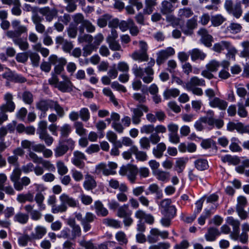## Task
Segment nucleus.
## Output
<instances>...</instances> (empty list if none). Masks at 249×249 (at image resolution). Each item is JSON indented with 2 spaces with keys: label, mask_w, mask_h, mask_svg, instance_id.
Listing matches in <instances>:
<instances>
[{
  "label": "nucleus",
  "mask_w": 249,
  "mask_h": 249,
  "mask_svg": "<svg viewBox=\"0 0 249 249\" xmlns=\"http://www.w3.org/2000/svg\"><path fill=\"white\" fill-rule=\"evenodd\" d=\"M220 66L221 63L219 61L212 60L206 65V68L213 72L217 71Z\"/></svg>",
  "instance_id": "nucleus-40"
},
{
  "label": "nucleus",
  "mask_w": 249,
  "mask_h": 249,
  "mask_svg": "<svg viewBox=\"0 0 249 249\" xmlns=\"http://www.w3.org/2000/svg\"><path fill=\"white\" fill-rule=\"evenodd\" d=\"M191 59L195 61L197 59L203 60L206 56V54L198 49H194L190 52Z\"/></svg>",
  "instance_id": "nucleus-34"
},
{
  "label": "nucleus",
  "mask_w": 249,
  "mask_h": 249,
  "mask_svg": "<svg viewBox=\"0 0 249 249\" xmlns=\"http://www.w3.org/2000/svg\"><path fill=\"white\" fill-rule=\"evenodd\" d=\"M131 57L133 60L139 62H145L148 60V55L147 53L135 51L133 52L131 54Z\"/></svg>",
  "instance_id": "nucleus-31"
},
{
  "label": "nucleus",
  "mask_w": 249,
  "mask_h": 249,
  "mask_svg": "<svg viewBox=\"0 0 249 249\" xmlns=\"http://www.w3.org/2000/svg\"><path fill=\"white\" fill-rule=\"evenodd\" d=\"M229 14L233 15L237 18H239L242 14V10L240 3H237L234 5L230 11Z\"/></svg>",
  "instance_id": "nucleus-42"
},
{
  "label": "nucleus",
  "mask_w": 249,
  "mask_h": 249,
  "mask_svg": "<svg viewBox=\"0 0 249 249\" xmlns=\"http://www.w3.org/2000/svg\"><path fill=\"white\" fill-rule=\"evenodd\" d=\"M194 163L196 168L200 171L205 170L209 167L208 161L202 158L197 159Z\"/></svg>",
  "instance_id": "nucleus-38"
},
{
  "label": "nucleus",
  "mask_w": 249,
  "mask_h": 249,
  "mask_svg": "<svg viewBox=\"0 0 249 249\" xmlns=\"http://www.w3.org/2000/svg\"><path fill=\"white\" fill-rule=\"evenodd\" d=\"M115 238L121 245L126 244L128 242L125 233L122 231H119L116 233Z\"/></svg>",
  "instance_id": "nucleus-48"
},
{
  "label": "nucleus",
  "mask_w": 249,
  "mask_h": 249,
  "mask_svg": "<svg viewBox=\"0 0 249 249\" xmlns=\"http://www.w3.org/2000/svg\"><path fill=\"white\" fill-rule=\"evenodd\" d=\"M190 246L189 242L184 239L182 240L179 243L175 245L174 249H188Z\"/></svg>",
  "instance_id": "nucleus-64"
},
{
  "label": "nucleus",
  "mask_w": 249,
  "mask_h": 249,
  "mask_svg": "<svg viewBox=\"0 0 249 249\" xmlns=\"http://www.w3.org/2000/svg\"><path fill=\"white\" fill-rule=\"evenodd\" d=\"M97 49V47L94 45L92 44H88L85 45L83 48V55L84 57H87L90 54L94 51H96Z\"/></svg>",
  "instance_id": "nucleus-45"
},
{
  "label": "nucleus",
  "mask_w": 249,
  "mask_h": 249,
  "mask_svg": "<svg viewBox=\"0 0 249 249\" xmlns=\"http://www.w3.org/2000/svg\"><path fill=\"white\" fill-rule=\"evenodd\" d=\"M197 25V18L194 17L187 20L186 26L181 27L183 33L186 35H191L193 34V30L196 28Z\"/></svg>",
  "instance_id": "nucleus-12"
},
{
  "label": "nucleus",
  "mask_w": 249,
  "mask_h": 249,
  "mask_svg": "<svg viewBox=\"0 0 249 249\" xmlns=\"http://www.w3.org/2000/svg\"><path fill=\"white\" fill-rule=\"evenodd\" d=\"M132 71L136 77L141 78L144 83L149 84L153 80L154 71L153 69H143L135 64L133 66Z\"/></svg>",
  "instance_id": "nucleus-2"
},
{
  "label": "nucleus",
  "mask_w": 249,
  "mask_h": 249,
  "mask_svg": "<svg viewBox=\"0 0 249 249\" xmlns=\"http://www.w3.org/2000/svg\"><path fill=\"white\" fill-rule=\"evenodd\" d=\"M103 223L107 226L115 229H118L121 227V222L113 218H105L103 220Z\"/></svg>",
  "instance_id": "nucleus-36"
},
{
  "label": "nucleus",
  "mask_w": 249,
  "mask_h": 249,
  "mask_svg": "<svg viewBox=\"0 0 249 249\" xmlns=\"http://www.w3.org/2000/svg\"><path fill=\"white\" fill-rule=\"evenodd\" d=\"M209 105L212 107H217L220 110H225L228 106L226 101L217 97L211 99L209 102Z\"/></svg>",
  "instance_id": "nucleus-20"
},
{
  "label": "nucleus",
  "mask_w": 249,
  "mask_h": 249,
  "mask_svg": "<svg viewBox=\"0 0 249 249\" xmlns=\"http://www.w3.org/2000/svg\"><path fill=\"white\" fill-rule=\"evenodd\" d=\"M14 6L12 9V13L15 16H20L21 14V10L20 9L21 4L19 0H14Z\"/></svg>",
  "instance_id": "nucleus-60"
},
{
  "label": "nucleus",
  "mask_w": 249,
  "mask_h": 249,
  "mask_svg": "<svg viewBox=\"0 0 249 249\" xmlns=\"http://www.w3.org/2000/svg\"><path fill=\"white\" fill-rule=\"evenodd\" d=\"M205 81L202 78H199L197 76H193L191 78L190 81L185 84V88L187 89H191L192 87L196 86H205Z\"/></svg>",
  "instance_id": "nucleus-17"
},
{
  "label": "nucleus",
  "mask_w": 249,
  "mask_h": 249,
  "mask_svg": "<svg viewBox=\"0 0 249 249\" xmlns=\"http://www.w3.org/2000/svg\"><path fill=\"white\" fill-rule=\"evenodd\" d=\"M241 46L243 50L240 53V56L242 57H249V41H245L241 43Z\"/></svg>",
  "instance_id": "nucleus-43"
},
{
  "label": "nucleus",
  "mask_w": 249,
  "mask_h": 249,
  "mask_svg": "<svg viewBox=\"0 0 249 249\" xmlns=\"http://www.w3.org/2000/svg\"><path fill=\"white\" fill-rule=\"evenodd\" d=\"M54 156L58 158L64 156L68 151L67 147L62 141H59L58 145L54 149Z\"/></svg>",
  "instance_id": "nucleus-27"
},
{
  "label": "nucleus",
  "mask_w": 249,
  "mask_h": 249,
  "mask_svg": "<svg viewBox=\"0 0 249 249\" xmlns=\"http://www.w3.org/2000/svg\"><path fill=\"white\" fill-rule=\"evenodd\" d=\"M38 12L45 17L46 20L48 22L52 21L56 16L57 11L55 9H51L49 7L46 6L39 8Z\"/></svg>",
  "instance_id": "nucleus-13"
},
{
  "label": "nucleus",
  "mask_w": 249,
  "mask_h": 249,
  "mask_svg": "<svg viewBox=\"0 0 249 249\" xmlns=\"http://www.w3.org/2000/svg\"><path fill=\"white\" fill-rule=\"evenodd\" d=\"M226 221L229 225L232 227V231L231 232L230 234L231 238L234 240H237L239 238L240 221L232 216L228 217Z\"/></svg>",
  "instance_id": "nucleus-6"
},
{
  "label": "nucleus",
  "mask_w": 249,
  "mask_h": 249,
  "mask_svg": "<svg viewBox=\"0 0 249 249\" xmlns=\"http://www.w3.org/2000/svg\"><path fill=\"white\" fill-rule=\"evenodd\" d=\"M53 100H41L36 103V108L39 110L46 112L49 108H51Z\"/></svg>",
  "instance_id": "nucleus-33"
},
{
  "label": "nucleus",
  "mask_w": 249,
  "mask_h": 249,
  "mask_svg": "<svg viewBox=\"0 0 249 249\" xmlns=\"http://www.w3.org/2000/svg\"><path fill=\"white\" fill-rule=\"evenodd\" d=\"M109 45L110 49L112 51H122V47L119 42L116 40H110L107 41Z\"/></svg>",
  "instance_id": "nucleus-63"
},
{
  "label": "nucleus",
  "mask_w": 249,
  "mask_h": 249,
  "mask_svg": "<svg viewBox=\"0 0 249 249\" xmlns=\"http://www.w3.org/2000/svg\"><path fill=\"white\" fill-rule=\"evenodd\" d=\"M34 199V195L30 192L26 194H19L17 197V200L20 203H25L26 201L32 202Z\"/></svg>",
  "instance_id": "nucleus-29"
},
{
  "label": "nucleus",
  "mask_w": 249,
  "mask_h": 249,
  "mask_svg": "<svg viewBox=\"0 0 249 249\" xmlns=\"http://www.w3.org/2000/svg\"><path fill=\"white\" fill-rule=\"evenodd\" d=\"M20 21L14 20L12 21V25L15 31L9 30L6 32V36L12 39L15 45L18 46L22 51L28 49L29 44L26 39L22 38L20 36L22 34L27 33L28 28L26 26L20 25Z\"/></svg>",
  "instance_id": "nucleus-1"
},
{
  "label": "nucleus",
  "mask_w": 249,
  "mask_h": 249,
  "mask_svg": "<svg viewBox=\"0 0 249 249\" xmlns=\"http://www.w3.org/2000/svg\"><path fill=\"white\" fill-rule=\"evenodd\" d=\"M180 91L178 89H172L165 90L163 93V96L165 99H167L171 96L173 97H177Z\"/></svg>",
  "instance_id": "nucleus-50"
},
{
  "label": "nucleus",
  "mask_w": 249,
  "mask_h": 249,
  "mask_svg": "<svg viewBox=\"0 0 249 249\" xmlns=\"http://www.w3.org/2000/svg\"><path fill=\"white\" fill-rule=\"evenodd\" d=\"M38 136L39 139L44 141L45 144L48 146H51L53 142V138L48 133V132L38 135Z\"/></svg>",
  "instance_id": "nucleus-41"
},
{
  "label": "nucleus",
  "mask_w": 249,
  "mask_h": 249,
  "mask_svg": "<svg viewBox=\"0 0 249 249\" xmlns=\"http://www.w3.org/2000/svg\"><path fill=\"white\" fill-rule=\"evenodd\" d=\"M198 34L201 36V42L207 47H210L212 45L213 37L209 35L207 31L204 28L200 29L198 31Z\"/></svg>",
  "instance_id": "nucleus-19"
},
{
  "label": "nucleus",
  "mask_w": 249,
  "mask_h": 249,
  "mask_svg": "<svg viewBox=\"0 0 249 249\" xmlns=\"http://www.w3.org/2000/svg\"><path fill=\"white\" fill-rule=\"evenodd\" d=\"M214 112L212 110H209L206 112V116L203 117V120L206 121L210 129L213 128L215 126L217 129H220L224 125V121L221 119L214 118Z\"/></svg>",
  "instance_id": "nucleus-4"
},
{
  "label": "nucleus",
  "mask_w": 249,
  "mask_h": 249,
  "mask_svg": "<svg viewBox=\"0 0 249 249\" xmlns=\"http://www.w3.org/2000/svg\"><path fill=\"white\" fill-rule=\"evenodd\" d=\"M63 81H60L56 86V88L63 92H70L72 90L73 85L70 78L65 75H62Z\"/></svg>",
  "instance_id": "nucleus-10"
},
{
  "label": "nucleus",
  "mask_w": 249,
  "mask_h": 249,
  "mask_svg": "<svg viewBox=\"0 0 249 249\" xmlns=\"http://www.w3.org/2000/svg\"><path fill=\"white\" fill-rule=\"evenodd\" d=\"M39 163L42 165L43 169L49 171L54 172L55 170L54 165L49 160H44L42 159Z\"/></svg>",
  "instance_id": "nucleus-53"
},
{
  "label": "nucleus",
  "mask_w": 249,
  "mask_h": 249,
  "mask_svg": "<svg viewBox=\"0 0 249 249\" xmlns=\"http://www.w3.org/2000/svg\"><path fill=\"white\" fill-rule=\"evenodd\" d=\"M93 207L97 215L105 217L108 214V211L105 208L101 201L97 200L94 202Z\"/></svg>",
  "instance_id": "nucleus-18"
},
{
  "label": "nucleus",
  "mask_w": 249,
  "mask_h": 249,
  "mask_svg": "<svg viewBox=\"0 0 249 249\" xmlns=\"http://www.w3.org/2000/svg\"><path fill=\"white\" fill-rule=\"evenodd\" d=\"M175 51L172 47H168L165 50L160 51L157 54L156 59L157 64L160 65L166 60L169 56L174 54Z\"/></svg>",
  "instance_id": "nucleus-11"
},
{
  "label": "nucleus",
  "mask_w": 249,
  "mask_h": 249,
  "mask_svg": "<svg viewBox=\"0 0 249 249\" xmlns=\"http://www.w3.org/2000/svg\"><path fill=\"white\" fill-rule=\"evenodd\" d=\"M65 3L66 4V10L69 12H74L77 7L74 0H64Z\"/></svg>",
  "instance_id": "nucleus-57"
},
{
  "label": "nucleus",
  "mask_w": 249,
  "mask_h": 249,
  "mask_svg": "<svg viewBox=\"0 0 249 249\" xmlns=\"http://www.w3.org/2000/svg\"><path fill=\"white\" fill-rule=\"evenodd\" d=\"M128 208V205L127 204H124L123 206H120L117 212V215L120 218H124L128 215L127 212V209Z\"/></svg>",
  "instance_id": "nucleus-56"
},
{
  "label": "nucleus",
  "mask_w": 249,
  "mask_h": 249,
  "mask_svg": "<svg viewBox=\"0 0 249 249\" xmlns=\"http://www.w3.org/2000/svg\"><path fill=\"white\" fill-rule=\"evenodd\" d=\"M225 49L230 51L232 57H234L235 53L237 52L234 47H231L230 43L226 41H221L220 42L214 44L213 46V51L218 53L221 52Z\"/></svg>",
  "instance_id": "nucleus-9"
},
{
  "label": "nucleus",
  "mask_w": 249,
  "mask_h": 249,
  "mask_svg": "<svg viewBox=\"0 0 249 249\" xmlns=\"http://www.w3.org/2000/svg\"><path fill=\"white\" fill-rule=\"evenodd\" d=\"M47 122L46 121H40L37 125L36 133L38 135L47 132Z\"/></svg>",
  "instance_id": "nucleus-58"
},
{
  "label": "nucleus",
  "mask_w": 249,
  "mask_h": 249,
  "mask_svg": "<svg viewBox=\"0 0 249 249\" xmlns=\"http://www.w3.org/2000/svg\"><path fill=\"white\" fill-rule=\"evenodd\" d=\"M148 108L147 106L140 104L137 106L136 108H131V111L132 112V121L133 124L137 125L141 122V117L143 116L142 111L147 112Z\"/></svg>",
  "instance_id": "nucleus-5"
},
{
  "label": "nucleus",
  "mask_w": 249,
  "mask_h": 249,
  "mask_svg": "<svg viewBox=\"0 0 249 249\" xmlns=\"http://www.w3.org/2000/svg\"><path fill=\"white\" fill-rule=\"evenodd\" d=\"M79 115L81 119L84 122H87L90 118L89 111L86 107H83L80 110Z\"/></svg>",
  "instance_id": "nucleus-54"
},
{
  "label": "nucleus",
  "mask_w": 249,
  "mask_h": 249,
  "mask_svg": "<svg viewBox=\"0 0 249 249\" xmlns=\"http://www.w3.org/2000/svg\"><path fill=\"white\" fill-rule=\"evenodd\" d=\"M221 232L216 228H211L208 229L207 233L205 235V239L208 241H213Z\"/></svg>",
  "instance_id": "nucleus-30"
},
{
  "label": "nucleus",
  "mask_w": 249,
  "mask_h": 249,
  "mask_svg": "<svg viewBox=\"0 0 249 249\" xmlns=\"http://www.w3.org/2000/svg\"><path fill=\"white\" fill-rule=\"evenodd\" d=\"M51 108H53L60 117H62L65 114L63 108L56 101H53Z\"/></svg>",
  "instance_id": "nucleus-46"
},
{
  "label": "nucleus",
  "mask_w": 249,
  "mask_h": 249,
  "mask_svg": "<svg viewBox=\"0 0 249 249\" xmlns=\"http://www.w3.org/2000/svg\"><path fill=\"white\" fill-rule=\"evenodd\" d=\"M83 186L86 190H91L96 187V182L91 175H87L85 176Z\"/></svg>",
  "instance_id": "nucleus-23"
},
{
  "label": "nucleus",
  "mask_w": 249,
  "mask_h": 249,
  "mask_svg": "<svg viewBox=\"0 0 249 249\" xmlns=\"http://www.w3.org/2000/svg\"><path fill=\"white\" fill-rule=\"evenodd\" d=\"M96 172L100 173H102L106 176L109 175H114L116 172L114 171L109 170L107 168L106 164L104 163H100L96 166Z\"/></svg>",
  "instance_id": "nucleus-37"
},
{
  "label": "nucleus",
  "mask_w": 249,
  "mask_h": 249,
  "mask_svg": "<svg viewBox=\"0 0 249 249\" xmlns=\"http://www.w3.org/2000/svg\"><path fill=\"white\" fill-rule=\"evenodd\" d=\"M93 40V37L89 34L79 35L78 41L79 43L87 42L91 44Z\"/></svg>",
  "instance_id": "nucleus-61"
},
{
  "label": "nucleus",
  "mask_w": 249,
  "mask_h": 249,
  "mask_svg": "<svg viewBox=\"0 0 249 249\" xmlns=\"http://www.w3.org/2000/svg\"><path fill=\"white\" fill-rule=\"evenodd\" d=\"M130 151L135 155L136 159L138 160L144 161L147 160L148 157L146 152L139 151L136 146H132L130 148Z\"/></svg>",
  "instance_id": "nucleus-25"
},
{
  "label": "nucleus",
  "mask_w": 249,
  "mask_h": 249,
  "mask_svg": "<svg viewBox=\"0 0 249 249\" xmlns=\"http://www.w3.org/2000/svg\"><path fill=\"white\" fill-rule=\"evenodd\" d=\"M172 5L167 1H164L162 3L161 12L163 14H167L171 12L173 9Z\"/></svg>",
  "instance_id": "nucleus-62"
},
{
  "label": "nucleus",
  "mask_w": 249,
  "mask_h": 249,
  "mask_svg": "<svg viewBox=\"0 0 249 249\" xmlns=\"http://www.w3.org/2000/svg\"><path fill=\"white\" fill-rule=\"evenodd\" d=\"M21 174V170L18 168H16L10 175V179L13 182L14 186L16 190H19L21 188L19 183V178Z\"/></svg>",
  "instance_id": "nucleus-16"
},
{
  "label": "nucleus",
  "mask_w": 249,
  "mask_h": 249,
  "mask_svg": "<svg viewBox=\"0 0 249 249\" xmlns=\"http://www.w3.org/2000/svg\"><path fill=\"white\" fill-rule=\"evenodd\" d=\"M68 224L72 228V235L74 238L81 235V228L79 225L76 223L75 220L74 219H69Z\"/></svg>",
  "instance_id": "nucleus-22"
},
{
  "label": "nucleus",
  "mask_w": 249,
  "mask_h": 249,
  "mask_svg": "<svg viewBox=\"0 0 249 249\" xmlns=\"http://www.w3.org/2000/svg\"><path fill=\"white\" fill-rule=\"evenodd\" d=\"M59 200L62 205H68L71 207H75L77 205V201L73 197L66 193L62 194L59 197Z\"/></svg>",
  "instance_id": "nucleus-15"
},
{
  "label": "nucleus",
  "mask_w": 249,
  "mask_h": 249,
  "mask_svg": "<svg viewBox=\"0 0 249 249\" xmlns=\"http://www.w3.org/2000/svg\"><path fill=\"white\" fill-rule=\"evenodd\" d=\"M241 24L237 23H231L227 27V30L232 34H237L242 29Z\"/></svg>",
  "instance_id": "nucleus-52"
},
{
  "label": "nucleus",
  "mask_w": 249,
  "mask_h": 249,
  "mask_svg": "<svg viewBox=\"0 0 249 249\" xmlns=\"http://www.w3.org/2000/svg\"><path fill=\"white\" fill-rule=\"evenodd\" d=\"M153 175L159 181L163 182L168 181L170 177V172L161 170L154 172Z\"/></svg>",
  "instance_id": "nucleus-24"
},
{
  "label": "nucleus",
  "mask_w": 249,
  "mask_h": 249,
  "mask_svg": "<svg viewBox=\"0 0 249 249\" xmlns=\"http://www.w3.org/2000/svg\"><path fill=\"white\" fill-rule=\"evenodd\" d=\"M159 230L156 228H152L149 234L147 236V241L149 243H154L159 240Z\"/></svg>",
  "instance_id": "nucleus-39"
},
{
  "label": "nucleus",
  "mask_w": 249,
  "mask_h": 249,
  "mask_svg": "<svg viewBox=\"0 0 249 249\" xmlns=\"http://www.w3.org/2000/svg\"><path fill=\"white\" fill-rule=\"evenodd\" d=\"M74 126L75 128V132L76 134L79 136H82L86 134V130L84 128L83 124L81 122H76Z\"/></svg>",
  "instance_id": "nucleus-59"
},
{
  "label": "nucleus",
  "mask_w": 249,
  "mask_h": 249,
  "mask_svg": "<svg viewBox=\"0 0 249 249\" xmlns=\"http://www.w3.org/2000/svg\"><path fill=\"white\" fill-rule=\"evenodd\" d=\"M108 184L110 187L114 189H119L120 191L127 192L128 188L127 185L122 183L120 184L119 182L115 179L112 178L108 181Z\"/></svg>",
  "instance_id": "nucleus-21"
},
{
  "label": "nucleus",
  "mask_w": 249,
  "mask_h": 249,
  "mask_svg": "<svg viewBox=\"0 0 249 249\" xmlns=\"http://www.w3.org/2000/svg\"><path fill=\"white\" fill-rule=\"evenodd\" d=\"M47 233V229L41 225L36 226L34 231L31 234V238L33 240H39L41 239Z\"/></svg>",
  "instance_id": "nucleus-14"
},
{
  "label": "nucleus",
  "mask_w": 249,
  "mask_h": 249,
  "mask_svg": "<svg viewBox=\"0 0 249 249\" xmlns=\"http://www.w3.org/2000/svg\"><path fill=\"white\" fill-rule=\"evenodd\" d=\"M193 15V12L189 8L180 9L178 11V16L180 18H188Z\"/></svg>",
  "instance_id": "nucleus-55"
},
{
  "label": "nucleus",
  "mask_w": 249,
  "mask_h": 249,
  "mask_svg": "<svg viewBox=\"0 0 249 249\" xmlns=\"http://www.w3.org/2000/svg\"><path fill=\"white\" fill-rule=\"evenodd\" d=\"M73 157L71 159V162L78 168L82 169L85 166L84 160H86V156L84 153L76 150L73 152Z\"/></svg>",
  "instance_id": "nucleus-7"
},
{
  "label": "nucleus",
  "mask_w": 249,
  "mask_h": 249,
  "mask_svg": "<svg viewBox=\"0 0 249 249\" xmlns=\"http://www.w3.org/2000/svg\"><path fill=\"white\" fill-rule=\"evenodd\" d=\"M226 20V18L221 15H217L212 17L211 22L214 26H218Z\"/></svg>",
  "instance_id": "nucleus-49"
},
{
  "label": "nucleus",
  "mask_w": 249,
  "mask_h": 249,
  "mask_svg": "<svg viewBox=\"0 0 249 249\" xmlns=\"http://www.w3.org/2000/svg\"><path fill=\"white\" fill-rule=\"evenodd\" d=\"M156 4L155 0H145L144 13L149 15L151 14L153 11V7Z\"/></svg>",
  "instance_id": "nucleus-44"
},
{
  "label": "nucleus",
  "mask_w": 249,
  "mask_h": 249,
  "mask_svg": "<svg viewBox=\"0 0 249 249\" xmlns=\"http://www.w3.org/2000/svg\"><path fill=\"white\" fill-rule=\"evenodd\" d=\"M5 104L0 107V110L3 112H13L15 109V105L13 101V96L10 93H6L4 96Z\"/></svg>",
  "instance_id": "nucleus-8"
},
{
  "label": "nucleus",
  "mask_w": 249,
  "mask_h": 249,
  "mask_svg": "<svg viewBox=\"0 0 249 249\" xmlns=\"http://www.w3.org/2000/svg\"><path fill=\"white\" fill-rule=\"evenodd\" d=\"M45 196L41 193H37L35 196V200L37 205L38 210L42 211L46 209V206L44 203Z\"/></svg>",
  "instance_id": "nucleus-28"
},
{
  "label": "nucleus",
  "mask_w": 249,
  "mask_h": 249,
  "mask_svg": "<svg viewBox=\"0 0 249 249\" xmlns=\"http://www.w3.org/2000/svg\"><path fill=\"white\" fill-rule=\"evenodd\" d=\"M166 149V146L165 144L163 142H160L156 147L153 148L152 153L156 158L160 159L162 157Z\"/></svg>",
  "instance_id": "nucleus-26"
},
{
  "label": "nucleus",
  "mask_w": 249,
  "mask_h": 249,
  "mask_svg": "<svg viewBox=\"0 0 249 249\" xmlns=\"http://www.w3.org/2000/svg\"><path fill=\"white\" fill-rule=\"evenodd\" d=\"M29 220V215L25 213L18 212L14 217V221L21 224H26Z\"/></svg>",
  "instance_id": "nucleus-35"
},
{
  "label": "nucleus",
  "mask_w": 249,
  "mask_h": 249,
  "mask_svg": "<svg viewBox=\"0 0 249 249\" xmlns=\"http://www.w3.org/2000/svg\"><path fill=\"white\" fill-rule=\"evenodd\" d=\"M67 206L62 205L61 203L59 205H54L51 208V212L53 213L56 214L65 212L67 210Z\"/></svg>",
  "instance_id": "nucleus-51"
},
{
  "label": "nucleus",
  "mask_w": 249,
  "mask_h": 249,
  "mask_svg": "<svg viewBox=\"0 0 249 249\" xmlns=\"http://www.w3.org/2000/svg\"><path fill=\"white\" fill-rule=\"evenodd\" d=\"M188 161V159L187 158L182 157L177 159L175 168L178 173H180L183 171Z\"/></svg>",
  "instance_id": "nucleus-32"
},
{
  "label": "nucleus",
  "mask_w": 249,
  "mask_h": 249,
  "mask_svg": "<svg viewBox=\"0 0 249 249\" xmlns=\"http://www.w3.org/2000/svg\"><path fill=\"white\" fill-rule=\"evenodd\" d=\"M56 167L58 173L60 175H64L68 172V169L65 165L64 162L61 160H58L56 162Z\"/></svg>",
  "instance_id": "nucleus-47"
},
{
  "label": "nucleus",
  "mask_w": 249,
  "mask_h": 249,
  "mask_svg": "<svg viewBox=\"0 0 249 249\" xmlns=\"http://www.w3.org/2000/svg\"><path fill=\"white\" fill-rule=\"evenodd\" d=\"M138 172V168L136 165L129 164L121 167L119 172L121 176H126L131 183H134L137 179Z\"/></svg>",
  "instance_id": "nucleus-3"
}]
</instances>
